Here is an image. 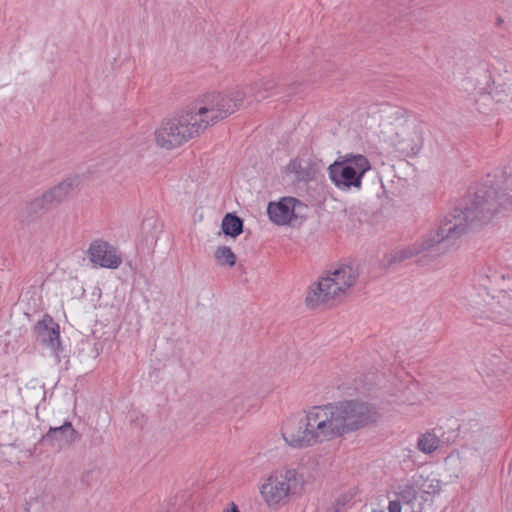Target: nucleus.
Masks as SVG:
<instances>
[{
  "label": "nucleus",
  "instance_id": "obj_25",
  "mask_svg": "<svg viewBox=\"0 0 512 512\" xmlns=\"http://www.w3.org/2000/svg\"><path fill=\"white\" fill-rule=\"evenodd\" d=\"M402 502L399 499L390 500L388 505L389 512H401Z\"/></svg>",
  "mask_w": 512,
  "mask_h": 512
},
{
  "label": "nucleus",
  "instance_id": "obj_2",
  "mask_svg": "<svg viewBox=\"0 0 512 512\" xmlns=\"http://www.w3.org/2000/svg\"><path fill=\"white\" fill-rule=\"evenodd\" d=\"M329 440L355 432L377 420V411L360 400H343L318 406Z\"/></svg>",
  "mask_w": 512,
  "mask_h": 512
},
{
  "label": "nucleus",
  "instance_id": "obj_1",
  "mask_svg": "<svg viewBox=\"0 0 512 512\" xmlns=\"http://www.w3.org/2000/svg\"><path fill=\"white\" fill-rule=\"evenodd\" d=\"M511 207L512 161L501 172L487 175L462 208H455L445 215L436 231L411 246L395 249L385 256L383 265L391 266L412 257H418V263H426L443 253L450 241L482 228Z\"/></svg>",
  "mask_w": 512,
  "mask_h": 512
},
{
  "label": "nucleus",
  "instance_id": "obj_5",
  "mask_svg": "<svg viewBox=\"0 0 512 512\" xmlns=\"http://www.w3.org/2000/svg\"><path fill=\"white\" fill-rule=\"evenodd\" d=\"M244 92L237 89L230 95L211 92L203 95L194 107L188 108L201 131L226 119L242 104Z\"/></svg>",
  "mask_w": 512,
  "mask_h": 512
},
{
  "label": "nucleus",
  "instance_id": "obj_13",
  "mask_svg": "<svg viewBox=\"0 0 512 512\" xmlns=\"http://www.w3.org/2000/svg\"><path fill=\"white\" fill-rule=\"evenodd\" d=\"M88 255L91 262L103 268L116 269L122 263L117 250L103 240L93 241L88 249Z\"/></svg>",
  "mask_w": 512,
  "mask_h": 512
},
{
  "label": "nucleus",
  "instance_id": "obj_21",
  "mask_svg": "<svg viewBox=\"0 0 512 512\" xmlns=\"http://www.w3.org/2000/svg\"><path fill=\"white\" fill-rule=\"evenodd\" d=\"M275 83L271 79H260L252 84L251 91L256 101H261L268 96V91L274 88Z\"/></svg>",
  "mask_w": 512,
  "mask_h": 512
},
{
  "label": "nucleus",
  "instance_id": "obj_8",
  "mask_svg": "<svg viewBox=\"0 0 512 512\" xmlns=\"http://www.w3.org/2000/svg\"><path fill=\"white\" fill-rule=\"evenodd\" d=\"M371 170L368 158L362 154L348 153L340 156L328 167L331 182L342 191L360 190L364 175Z\"/></svg>",
  "mask_w": 512,
  "mask_h": 512
},
{
  "label": "nucleus",
  "instance_id": "obj_17",
  "mask_svg": "<svg viewBox=\"0 0 512 512\" xmlns=\"http://www.w3.org/2000/svg\"><path fill=\"white\" fill-rule=\"evenodd\" d=\"M222 230L225 235L235 238L243 231V221L240 217L228 213L222 220Z\"/></svg>",
  "mask_w": 512,
  "mask_h": 512
},
{
  "label": "nucleus",
  "instance_id": "obj_9",
  "mask_svg": "<svg viewBox=\"0 0 512 512\" xmlns=\"http://www.w3.org/2000/svg\"><path fill=\"white\" fill-rule=\"evenodd\" d=\"M303 484L302 474L296 469H286L270 475L260 486V493L269 507L278 508L286 505Z\"/></svg>",
  "mask_w": 512,
  "mask_h": 512
},
{
  "label": "nucleus",
  "instance_id": "obj_3",
  "mask_svg": "<svg viewBox=\"0 0 512 512\" xmlns=\"http://www.w3.org/2000/svg\"><path fill=\"white\" fill-rule=\"evenodd\" d=\"M382 132L407 155H416L423 145L421 122L402 107L384 104L380 110Z\"/></svg>",
  "mask_w": 512,
  "mask_h": 512
},
{
  "label": "nucleus",
  "instance_id": "obj_22",
  "mask_svg": "<svg viewBox=\"0 0 512 512\" xmlns=\"http://www.w3.org/2000/svg\"><path fill=\"white\" fill-rule=\"evenodd\" d=\"M491 97L496 103H503L512 108V85H502L496 87L491 92Z\"/></svg>",
  "mask_w": 512,
  "mask_h": 512
},
{
  "label": "nucleus",
  "instance_id": "obj_15",
  "mask_svg": "<svg viewBox=\"0 0 512 512\" xmlns=\"http://www.w3.org/2000/svg\"><path fill=\"white\" fill-rule=\"evenodd\" d=\"M300 201L293 197H283L278 202H270L267 213L270 220L277 225L289 224L296 218L295 209Z\"/></svg>",
  "mask_w": 512,
  "mask_h": 512
},
{
  "label": "nucleus",
  "instance_id": "obj_28",
  "mask_svg": "<svg viewBox=\"0 0 512 512\" xmlns=\"http://www.w3.org/2000/svg\"><path fill=\"white\" fill-rule=\"evenodd\" d=\"M371 512H385L383 509H373Z\"/></svg>",
  "mask_w": 512,
  "mask_h": 512
},
{
  "label": "nucleus",
  "instance_id": "obj_7",
  "mask_svg": "<svg viewBox=\"0 0 512 512\" xmlns=\"http://www.w3.org/2000/svg\"><path fill=\"white\" fill-rule=\"evenodd\" d=\"M318 406L311 408L304 418L289 419L282 427L285 442L294 448L312 446L318 442L328 441L324 423H321Z\"/></svg>",
  "mask_w": 512,
  "mask_h": 512
},
{
  "label": "nucleus",
  "instance_id": "obj_18",
  "mask_svg": "<svg viewBox=\"0 0 512 512\" xmlns=\"http://www.w3.org/2000/svg\"><path fill=\"white\" fill-rule=\"evenodd\" d=\"M395 496L402 502L403 505L413 509L414 501L417 498V491L412 484L405 483L397 487Z\"/></svg>",
  "mask_w": 512,
  "mask_h": 512
},
{
  "label": "nucleus",
  "instance_id": "obj_19",
  "mask_svg": "<svg viewBox=\"0 0 512 512\" xmlns=\"http://www.w3.org/2000/svg\"><path fill=\"white\" fill-rule=\"evenodd\" d=\"M288 173L294 174L295 179L299 182H306L312 179L311 170L308 166H304L301 160L293 159L287 165Z\"/></svg>",
  "mask_w": 512,
  "mask_h": 512
},
{
  "label": "nucleus",
  "instance_id": "obj_6",
  "mask_svg": "<svg viewBox=\"0 0 512 512\" xmlns=\"http://www.w3.org/2000/svg\"><path fill=\"white\" fill-rule=\"evenodd\" d=\"M358 278V271L350 265H342L334 270L328 271L326 276L321 277L314 283L307 296L306 304L314 308L321 303L345 295Z\"/></svg>",
  "mask_w": 512,
  "mask_h": 512
},
{
  "label": "nucleus",
  "instance_id": "obj_29",
  "mask_svg": "<svg viewBox=\"0 0 512 512\" xmlns=\"http://www.w3.org/2000/svg\"><path fill=\"white\" fill-rule=\"evenodd\" d=\"M24 512H29V507H28V506H26V507L24 508Z\"/></svg>",
  "mask_w": 512,
  "mask_h": 512
},
{
  "label": "nucleus",
  "instance_id": "obj_4",
  "mask_svg": "<svg viewBox=\"0 0 512 512\" xmlns=\"http://www.w3.org/2000/svg\"><path fill=\"white\" fill-rule=\"evenodd\" d=\"M504 280V274L486 268L478 276V285L483 293L470 295L469 303L472 307L489 306L494 320L508 323L512 318V290L506 291L500 285Z\"/></svg>",
  "mask_w": 512,
  "mask_h": 512
},
{
  "label": "nucleus",
  "instance_id": "obj_12",
  "mask_svg": "<svg viewBox=\"0 0 512 512\" xmlns=\"http://www.w3.org/2000/svg\"><path fill=\"white\" fill-rule=\"evenodd\" d=\"M33 331L36 336V341L50 351V354L54 357L57 364L60 363L65 355L60 342L59 325L54 319L49 315H45L36 323Z\"/></svg>",
  "mask_w": 512,
  "mask_h": 512
},
{
  "label": "nucleus",
  "instance_id": "obj_16",
  "mask_svg": "<svg viewBox=\"0 0 512 512\" xmlns=\"http://www.w3.org/2000/svg\"><path fill=\"white\" fill-rule=\"evenodd\" d=\"M24 398L31 401L43 400L45 398L44 385L39 379H31L24 388L20 389Z\"/></svg>",
  "mask_w": 512,
  "mask_h": 512
},
{
  "label": "nucleus",
  "instance_id": "obj_23",
  "mask_svg": "<svg viewBox=\"0 0 512 512\" xmlns=\"http://www.w3.org/2000/svg\"><path fill=\"white\" fill-rule=\"evenodd\" d=\"M215 258L220 265L232 267L236 263V256L227 246H220L215 252Z\"/></svg>",
  "mask_w": 512,
  "mask_h": 512
},
{
  "label": "nucleus",
  "instance_id": "obj_26",
  "mask_svg": "<svg viewBox=\"0 0 512 512\" xmlns=\"http://www.w3.org/2000/svg\"><path fill=\"white\" fill-rule=\"evenodd\" d=\"M223 512H240V511L238 509V506L234 502H231V503H229L228 507L223 510Z\"/></svg>",
  "mask_w": 512,
  "mask_h": 512
},
{
  "label": "nucleus",
  "instance_id": "obj_20",
  "mask_svg": "<svg viewBox=\"0 0 512 512\" xmlns=\"http://www.w3.org/2000/svg\"><path fill=\"white\" fill-rule=\"evenodd\" d=\"M417 446L423 453H432L439 446V438L434 433L426 432L418 438Z\"/></svg>",
  "mask_w": 512,
  "mask_h": 512
},
{
  "label": "nucleus",
  "instance_id": "obj_27",
  "mask_svg": "<svg viewBox=\"0 0 512 512\" xmlns=\"http://www.w3.org/2000/svg\"><path fill=\"white\" fill-rule=\"evenodd\" d=\"M503 23H504L503 18H502L501 16H498V17H497V20H496V24H497L498 26H501Z\"/></svg>",
  "mask_w": 512,
  "mask_h": 512
},
{
  "label": "nucleus",
  "instance_id": "obj_14",
  "mask_svg": "<svg viewBox=\"0 0 512 512\" xmlns=\"http://www.w3.org/2000/svg\"><path fill=\"white\" fill-rule=\"evenodd\" d=\"M79 439L78 432L73 428L71 422L65 421L61 426L50 427L41 441L59 450L70 446Z\"/></svg>",
  "mask_w": 512,
  "mask_h": 512
},
{
  "label": "nucleus",
  "instance_id": "obj_24",
  "mask_svg": "<svg viewBox=\"0 0 512 512\" xmlns=\"http://www.w3.org/2000/svg\"><path fill=\"white\" fill-rule=\"evenodd\" d=\"M421 490L426 494H436L441 490V482L436 478H427L421 485Z\"/></svg>",
  "mask_w": 512,
  "mask_h": 512
},
{
  "label": "nucleus",
  "instance_id": "obj_11",
  "mask_svg": "<svg viewBox=\"0 0 512 512\" xmlns=\"http://www.w3.org/2000/svg\"><path fill=\"white\" fill-rule=\"evenodd\" d=\"M77 185L76 179L68 178L36 197L26 206L28 217H35L61 203Z\"/></svg>",
  "mask_w": 512,
  "mask_h": 512
},
{
  "label": "nucleus",
  "instance_id": "obj_10",
  "mask_svg": "<svg viewBox=\"0 0 512 512\" xmlns=\"http://www.w3.org/2000/svg\"><path fill=\"white\" fill-rule=\"evenodd\" d=\"M195 119V116L185 109L178 117L164 120L155 131L157 144L162 148L173 149L198 135L201 130Z\"/></svg>",
  "mask_w": 512,
  "mask_h": 512
}]
</instances>
